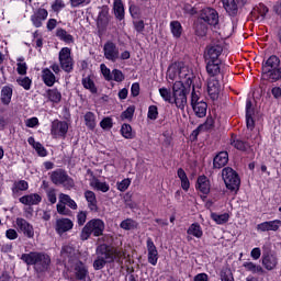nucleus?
I'll use <instances>...</instances> for the list:
<instances>
[{"label":"nucleus","instance_id":"obj_25","mask_svg":"<svg viewBox=\"0 0 281 281\" xmlns=\"http://www.w3.org/2000/svg\"><path fill=\"white\" fill-rule=\"evenodd\" d=\"M19 201L22 203V205H38V203L43 201V198L38 193H31L21 196Z\"/></svg>","mask_w":281,"mask_h":281},{"label":"nucleus","instance_id":"obj_15","mask_svg":"<svg viewBox=\"0 0 281 281\" xmlns=\"http://www.w3.org/2000/svg\"><path fill=\"white\" fill-rule=\"evenodd\" d=\"M72 270L76 277V280L85 281L89 278V268L87 265L80 260H76L72 265Z\"/></svg>","mask_w":281,"mask_h":281},{"label":"nucleus","instance_id":"obj_4","mask_svg":"<svg viewBox=\"0 0 281 281\" xmlns=\"http://www.w3.org/2000/svg\"><path fill=\"white\" fill-rule=\"evenodd\" d=\"M104 221L100 218L90 220L86 223L80 233L81 240H89L91 236H94L95 238L102 236V234H104Z\"/></svg>","mask_w":281,"mask_h":281},{"label":"nucleus","instance_id":"obj_27","mask_svg":"<svg viewBox=\"0 0 281 281\" xmlns=\"http://www.w3.org/2000/svg\"><path fill=\"white\" fill-rule=\"evenodd\" d=\"M223 54V46L221 45H212L209 46L206 52V60H221L218 57Z\"/></svg>","mask_w":281,"mask_h":281},{"label":"nucleus","instance_id":"obj_64","mask_svg":"<svg viewBox=\"0 0 281 281\" xmlns=\"http://www.w3.org/2000/svg\"><path fill=\"white\" fill-rule=\"evenodd\" d=\"M77 223L79 227H82L87 223V211H81L77 214Z\"/></svg>","mask_w":281,"mask_h":281},{"label":"nucleus","instance_id":"obj_46","mask_svg":"<svg viewBox=\"0 0 281 281\" xmlns=\"http://www.w3.org/2000/svg\"><path fill=\"white\" fill-rule=\"evenodd\" d=\"M246 138L251 139V131L256 128V121H254V114H246Z\"/></svg>","mask_w":281,"mask_h":281},{"label":"nucleus","instance_id":"obj_53","mask_svg":"<svg viewBox=\"0 0 281 281\" xmlns=\"http://www.w3.org/2000/svg\"><path fill=\"white\" fill-rule=\"evenodd\" d=\"M24 60L25 58L23 57L18 58L16 71L20 76H25L27 74V64Z\"/></svg>","mask_w":281,"mask_h":281},{"label":"nucleus","instance_id":"obj_23","mask_svg":"<svg viewBox=\"0 0 281 281\" xmlns=\"http://www.w3.org/2000/svg\"><path fill=\"white\" fill-rule=\"evenodd\" d=\"M229 161V154L227 151H220L213 159V168H225Z\"/></svg>","mask_w":281,"mask_h":281},{"label":"nucleus","instance_id":"obj_18","mask_svg":"<svg viewBox=\"0 0 281 281\" xmlns=\"http://www.w3.org/2000/svg\"><path fill=\"white\" fill-rule=\"evenodd\" d=\"M207 93L211 100H218V94L221 93V83L216 78H209L207 80Z\"/></svg>","mask_w":281,"mask_h":281},{"label":"nucleus","instance_id":"obj_28","mask_svg":"<svg viewBox=\"0 0 281 281\" xmlns=\"http://www.w3.org/2000/svg\"><path fill=\"white\" fill-rule=\"evenodd\" d=\"M85 199L88 203V207L91 212H98V198H95V192L87 190L85 192Z\"/></svg>","mask_w":281,"mask_h":281},{"label":"nucleus","instance_id":"obj_49","mask_svg":"<svg viewBox=\"0 0 281 281\" xmlns=\"http://www.w3.org/2000/svg\"><path fill=\"white\" fill-rule=\"evenodd\" d=\"M121 229H125L126 232H131V229H137V222L133 218H126L120 224Z\"/></svg>","mask_w":281,"mask_h":281},{"label":"nucleus","instance_id":"obj_16","mask_svg":"<svg viewBox=\"0 0 281 281\" xmlns=\"http://www.w3.org/2000/svg\"><path fill=\"white\" fill-rule=\"evenodd\" d=\"M147 260L149 265L153 267H157V262L159 261V251L157 250V246H155V241L153 238H147Z\"/></svg>","mask_w":281,"mask_h":281},{"label":"nucleus","instance_id":"obj_7","mask_svg":"<svg viewBox=\"0 0 281 281\" xmlns=\"http://www.w3.org/2000/svg\"><path fill=\"white\" fill-rule=\"evenodd\" d=\"M50 181L54 186H63L66 190H71L76 186V182L65 169H56L50 173Z\"/></svg>","mask_w":281,"mask_h":281},{"label":"nucleus","instance_id":"obj_45","mask_svg":"<svg viewBox=\"0 0 281 281\" xmlns=\"http://www.w3.org/2000/svg\"><path fill=\"white\" fill-rule=\"evenodd\" d=\"M59 203H64V205H67L68 207H70V210H78V204L76 203V201H74L71 196L65 193L59 194Z\"/></svg>","mask_w":281,"mask_h":281},{"label":"nucleus","instance_id":"obj_22","mask_svg":"<svg viewBox=\"0 0 281 281\" xmlns=\"http://www.w3.org/2000/svg\"><path fill=\"white\" fill-rule=\"evenodd\" d=\"M47 16H49V13L46 9H38L32 16L31 21L34 25V27H42L43 21L47 20Z\"/></svg>","mask_w":281,"mask_h":281},{"label":"nucleus","instance_id":"obj_29","mask_svg":"<svg viewBox=\"0 0 281 281\" xmlns=\"http://www.w3.org/2000/svg\"><path fill=\"white\" fill-rule=\"evenodd\" d=\"M42 80L46 87H54L56 85V75L49 68L42 70Z\"/></svg>","mask_w":281,"mask_h":281},{"label":"nucleus","instance_id":"obj_9","mask_svg":"<svg viewBox=\"0 0 281 281\" xmlns=\"http://www.w3.org/2000/svg\"><path fill=\"white\" fill-rule=\"evenodd\" d=\"M59 65L66 74L74 71V58L71 57V48L63 47L59 50Z\"/></svg>","mask_w":281,"mask_h":281},{"label":"nucleus","instance_id":"obj_14","mask_svg":"<svg viewBox=\"0 0 281 281\" xmlns=\"http://www.w3.org/2000/svg\"><path fill=\"white\" fill-rule=\"evenodd\" d=\"M201 21H204V23H207V25H218V12L215 9L212 8H205L201 11L200 14Z\"/></svg>","mask_w":281,"mask_h":281},{"label":"nucleus","instance_id":"obj_43","mask_svg":"<svg viewBox=\"0 0 281 281\" xmlns=\"http://www.w3.org/2000/svg\"><path fill=\"white\" fill-rule=\"evenodd\" d=\"M76 254V249H74V247L69 246V245H66V246H63L61 248V251H60V256L64 260V262H69V260H71V258H74Z\"/></svg>","mask_w":281,"mask_h":281},{"label":"nucleus","instance_id":"obj_21","mask_svg":"<svg viewBox=\"0 0 281 281\" xmlns=\"http://www.w3.org/2000/svg\"><path fill=\"white\" fill-rule=\"evenodd\" d=\"M206 74L210 76V78H216L217 76H221V74H223L221 70V60H207Z\"/></svg>","mask_w":281,"mask_h":281},{"label":"nucleus","instance_id":"obj_58","mask_svg":"<svg viewBox=\"0 0 281 281\" xmlns=\"http://www.w3.org/2000/svg\"><path fill=\"white\" fill-rule=\"evenodd\" d=\"M192 92H191V106H193L194 104H200L201 103V92L196 91V89L194 88V85L192 86Z\"/></svg>","mask_w":281,"mask_h":281},{"label":"nucleus","instance_id":"obj_63","mask_svg":"<svg viewBox=\"0 0 281 281\" xmlns=\"http://www.w3.org/2000/svg\"><path fill=\"white\" fill-rule=\"evenodd\" d=\"M133 25L137 34H142L146 29V24H144V20L133 21Z\"/></svg>","mask_w":281,"mask_h":281},{"label":"nucleus","instance_id":"obj_48","mask_svg":"<svg viewBox=\"0 0 281 281\" xmlns=\"http://www.w3.org/2000/svg\"><path fill=\"white\" fill-rule=\"evenodd\" d=\"M87 128L93 131L95 128V114L93 112H87L83 116Z\"/></svg>","mask_w":281,"mask_h":281},{"label":"nucleus","instance_id":"obj_61","mask_svg":"<svg viewBox=\"0 0 281 281\" xmlns=\"http://www.w3.org/2000/svg\"><path fill=\"white\" fill-rule=\"evenodd\" d=\"M46 196H47L48 201L50 202V204L54 205L57 201L56 189H54V188L47 189L46 190Z\"/></svg>","mask_w":281,"mask_h":281},{"label":"nucleus","instance_id":"obj_54","mask_svg":"<svg viewBox=\"0 0 281 281\" xmlns=\"http://www.w3.org/2000/svg\"><path fill=\"white\" fill-rule=\"evenodd\" d=\"M133 115H135V105H130L125 111L121 114V120H127L131 122L133 120Z\"/></svg>","mask_w":281,"mask_h":281},{"label":"nucleus","instance_id":"obj_13","mask_svg":"<svg viewBox=\"0 0 281 281\" xmlns=\"http://www.w3.org/2000/svg\"><path fill=\"white\" fill-rule=\"evenodd\" d=\"M16 229L20 234H23L26 238H34V226L27 222V220L18 217L15 220Z\"/></svg>","mask_w":281,"mask_h":281},{"label":"nucleus","instance_id":"obj_5","mask_svg":"<svg viewBox=\"0 0 281 281\" xmlns=\"http://www.w3.org/2000/svg\"><path fill=\"white\" fill-rule=\"evenodd\" d=\"M97 259L93 262L94 271L104 269L106 262H113V252L109 249V245L102 244L97 247Z\"/></svg>","mask_w":281,"mask_h":281},{"label":"nucleus","instance_id":"obj_41","mask_svg":"<svg viewBox=\"0 0 281 281\" xmlns=\"http://www.w3.org/2000/svg\"><path fill=\"white\" fill-rule=\"evenodd\" d=\"M114 16L119 21H124V3L122 0H115L113 4Z\"/></svg>","mask_w":281,"mask_h":281},{"label":"nucleus","instance_id":"obj_30","mask_svg":"<svg viewBox=\"0 0 281 281\" xmlns=\"http://www.w3.org/2000/svg\"><path fill=\"white\" fill-rule=\"evenodd\" d=\"M202 194H210V180L205 176H200L195 186Z\"/></svg>","mask_w":281,"mask_h":281},{"label":"nucleus","instance_id":"obj_19","mask_svg":"<svg viewBox=\"0 0 281 281\" xmlns=\"http://www.w3.org/2000/svg\"><path fill=\"white\" fill-rule=\"evenodd\" d=\"M281 227L280 220L263 222L257 225V232H278Z\"/></svg>","mask_w":281,"mask_h":281},{"label":"nucleus","instance_id":"obj_34","mask_svg":"<svg viewBox=\"0 0 281 281\" xmlns=\"http://www.w3.org/2000/svg\"><path fill=\"white\" fill-rule=\"evenodd\" d=\"M81 85L83 89L90 91V93H98V87H95V82L91 76L83 77L81 80Z\"/></svg>","mask_w":281,"mask_h":281},{"label":"nucleus","instance_id":"obj_31","mask_svg":"<svg viewBox=\"0 0 281 281\" xmlns=\"http://www.w3.org/2000/svg\"><path fill=\"white\" fill-rule=\"evenodd\" d=\"M195 117H205L207 115V103L203 100L200 103L191 105Z\"/></svg>","mask_w":281,"mask_h":281},{"label":"nucleus","instance_id":"obj_24","mask_svg":"<svg viewBox=\"0 0 281 281\" xmlns=\"http://www.w3.org/2000/svg\"><path fill=\"white\" fill-rule=\"evenodd\" d=\"M187 240H192V236L193 238H203V228L201 227V224L193 223L187 229Z\"/></svg>","mask_w":281,"mask_h":281},{"label":"nucleus","instance_id":"obj_10","mask_svg":"<svg viewBox=\"0 0 281 281\" xmlns=\"http://www.w3.org/2000/svg\"><path fill=\"white\" fill-rule=\"evenodd\" d=\"M103 56L105 60H109L110 63H117V60H120V47L117 44L108 41L103 45Z\"/></svg>","mask_w":281,"mask_h":281},{"label":"nucleus","instance_id":"obj_12","mask_svg":"<svg viewBox=\"0 0 281 281\" xmlns=\"http://www.w3.org/2000/svg\"><path fill=\"white\" fill-rule=\"evenodd\" d=\"M222 3L229 16H236L238 14V8L247 5V0H222Z\"/></svg>","mask_w":281,"mask_h":281},{"label":"nucleus","instance_id":"obj_51","mask_svg":"<svg viewBox=\"0 0 281 281\" xmlns=\"http://www.w3.org/2000/svg\"><path fill=\"white\" fill-rule=\"evenodd\" d=\"M121 135L122 137H124L125 139H133V137H135L133 135V127L131 126V124L124 123L121 126Z\"/></svg>","mask_w":281,"mask_h":281},{"label":"nucleus","instance_id":"obj_20","mask_svg":"<svg viewBox=\"0 0 281 281\" xmlns=\"http://www.w3.org/2000/svg\"><path fill=\"white\" fill-rule=\"evenodd\" d=\"M90 187L92 190H95L97 192H103L106 193L109 190H111V186L106 181H101L98 179V177L93 176L90 179Z\"/></svg>","mask_w":281,"mask_h":281},{"label":"nucleus","instance_id":"obj_60","mask_svg":"<svg viewBox=\"0 0 281 281\" xmlns=\"http://www.w3.org/2000/svg\"><path fill=\"white\" fill-rule=\"evenodd\" d=\"M147 117L148 120H153V121L159 117V110L157 109V105H150L148 108Z\"/></svg>","mask_w":281,"mask_h":281},{"label":"nucleus","instance_id":"obj_32","mask_svg":"<svg viewBox=\"0 0 281 281\" xmlns=\"http://www.w3.org/2000/svg\"><path fill=\"white\" fill-rule=\"evenodd\" d=\"M27 143L34 148L38 157H47V149L45 148V146H43V144L36 142L34 137H29Z\"/></svg>","mask_w":281,"mask_h":281},{"label":"nucleus","instance_id":"obj_38","mask_svg":"<svg viewBox=\"0 0 281 281\" xmlns=\"http://www.w3.org/2000/svg\"><path fill=\"white\" fill-rule=\"evenodd\" d=\"M177 175L181 181L182 190H184V192H188V190H190V180L188 179V175L186 173V170H183V168H179L177 171Z\"/></svg>","mask_w":281,"mask_h":281},{"label":"nucleus","instance_id":"obj_33","mask_svg":"<svg viewBox=\"0 0 281 281\" xmlns=\"http://www.w3.org/2000/svg\"><path fill=\"white\" fill-rule=\"evenodd\" d=\"M46 95L53 104H60V100H63V93L57 88L48 89Z\"/></svg>","mask_w":281,"mask_h":281},{"label":"nucleus","instance_id":"obj_55","mask_svg":"<svg viewBox=\"0 0 281 281\" xmlns=\"http://www.w3.org/2000/svg\"><path fill=\"white\" fill-rule=\"evenodd\" d=\"M100 126L103 131H111V128H113V119L111 116L102 119Z\"/></svg>","mask_w":281,"mask_h":281},{"label":"nucleus","instance_id":"obj_26","mask_svg":"<svg viewBox=\"0 0 281 281\" xmlns=\"http://www.w3.org/2000/svg\"><path fill=\"white\" fill-rule=\"evenodd\" d=\"M14 90L12 86H3L0 91V100L4 106H8L12 102V94Z\"/></svg>","mask_w":281,"mask_h":281},{"label":"nucleus","instance_id":"obj_42","mask_svg":"<svg viewBox=\"0 0 281 281\" xmlns=\"http://www.w3.org/2000/svg\"><path fill=\"white\" fill-rule=\"evenodd\" d=\"M243 267L246 269V271H250V273H265V268H262L260 265H256L252 261H245Z\"/></svg>","mask_w":281,"mask_h":281},{"label":"nucleus","instance_id":"obj_59","mask_svg":"<svg viewBox=\"0 0 281 281\" xmlns=\"http://www.w3.org/2000/svg\"><path fill=\"white\" fill-rule=\"evenodd\" d=\"M195 34L196 36H200L201 38H203V36L207 34V25L203 23H198L195 25Z\"/></svg>","mask_w":281,"mask_h":281},{"label":"nucleus","instance_id":"obj_44","mask_svg":"<svg viewBox=\"0 0 281 281\" xmlns=\"http://www.w3.org/2000/svg\"><path fill=\"white\" fill-rule=\"evenodd\" d=\"M211 218L216 225H225V223L229 222V213H211Z\"/></svg>","mask_w":281,"mask_h":281},{"label":"nucleus","instance_id":"obj_6","mask_svg":"<svg viewBox=\"0 0 281 281\" xmlns=\"http://www.w3.org/2000/svg\"><path fill=\"white\" fill-rule=\"evenodd\" d=\"M223 181L231 192H238L240 190V177L238 172L231 167H225L222 170Z\"/></svg>","mask_w":281,"mask_h":281},{"label":"nucleus","instance_id":"obj_17","mask_svg":"<svg viewBox=\"0 0 281 281\" xmlns=\"http://www.w3.org/2000/svg\"><path fill=\"white\" fill-rule=\"evenodd\" d=\"M74 229V222L69 218H58L55 224V231L59 236H63V234H66V232H71Z\"/></svg>","mask_w":281,"mask_h":281},{"label":"nucleus","instance_id":"obj_52","mask_svg":"<svg viewBox=\"0 0 281 281\" xmlns=\"http://www.w3.org/2000/svg\"><path fill=\"white\" fill-rule=\"evenodd\" d=\"M16 83L22 87L24 91L32 89V79H30V77H19Z\"/></svg>","mask_w":281,"mask_h":281},{"label":"nucleus","instance_id":"obj_39","mask_svg":"<svg viewBox=\"0 0 281 281\" xmlns=\"http://www.w3.org/2000/svg\"><path fill=\"white\" fill-rule=\"evenodd\" d=\"M160 98L169 104H175V90L172 92L168 88H159Z\"/></svg>","mask_w":281,"mask_h":281},{"label":"nucleus","instance_id":"obj_1","mask_svg":"<svg viewBox=\"0 0 281 281\" xmlns=\"http://www.w3.org/2000/svg\"><path fill=\"white\" fill-rule=\"evenodd\" d=\"M167 76L169 80H176L173 83V98L177 109L186 111V106H188L186 87H192L194 85V74L190 68L175 64L169 66Z\"/></svg>","mask_w":281,"mask_h":281},{"label":"nucleus","instance_id":"obj_47","mask_svg":"<svg viewBox=\"0 0 281 281\" xmlns=\"http://www.w3.org/2000/svg\"><path fill=\"white\" fill-rule=\"evenodd\" d=\"M30 188V184L25 180H20L18 182H14L12 187V193L19 194V192H25Z\"/></svg>","mask_w":281,"mask_h":281},{"label":"nucleus","instance_id":"obj_40","mask_svg":"<svg viewBox=\"0 0 281 281\" xmlns=\"http://www.w3.org/2000/svg\"><path fill=\"white\" fill-rule=\"evenodd\" d=\"M97 23L101 27H106L109 25V8L105 7L101 9L98 15Z\"/></svg>","mask_w":281,"mask_h":281},{"label":"nucleus","instance_id":"obj_62","mask_svg":"<svg viewBox=\"0 0 281 281\" xmlns=\"http://www.w3.org/2000/svg\"><path fill=\"white\" fill-rule=\"evenodd\" d=\"M112 80L115 82H123L124 80V74L120 69H113L112 70Z\"/></svg>","mask_w":281,"mask_h":281},{"label":"nucleus","instance_id":"obj_57","mask_svg":"<svg viewBox=\"0 0 281 281\" xmlns=\"http://www.w3.org/2000/svg\"><path fill=\"white\" fill-rule=\"evenodd\" d=\"M100 69L104 79L108 80V82H111V80H113V72H111V69H109L104 64L100 65Z\"/></svg>","mask_w":281,"mask_h":281},{"label":"nucleus","instance_id":"obj_8","mask_svg":"<svg viewBox=\"0 0 281 281\" xmlns=\"http://www.w3.org/2000/svg\"><path fill=\"white\" fill-rule=\"evenodd\" d=\"M69 132V124L66 121L55 120L52 122L50 135L54 139H65Z\"/></svg>","mask_w":281,"mask_h":281},{"label":"nucleus","instance_id":"obj_37","mask_svg":"<svg viewBox=\"0 0 281 281\" xmlns=\"http://www.w3.org/2000/svg\"><path fill=\"white\" fill-rule=\"evenodd\" d=\"M56 36L59 41L66 43V45H71V43H74V35L69 34L64 29H57Z\"/></svg>","mask_w":281,"mask_h":281},{"label":"nucleus","instance_id":"obj_50","mask_svg":"<svg viewBox=\"0 0 281 281\" xmlns=\"http://www.w3.org/2000/svg\"><path fill=\"white\" fill-rule=\"evenodd\" d=\"M220 280L221 281H236L234 279V273L232 272V269L225 267L222 268L221 272H220Z\"/></svg>","mask_w":281,"mask_h":281},{"label":"nucleus","instance_id":"obj_3","mask_svg":"<svg viewBox=\"0 0 281 281\" xmlns=\"http://www.w3.org/2000/svg\"><path fill=\"white\" fill-rule=\"evenodd\" d=\"M262 78L263 80H270V82L281 80L280 57L271 55L262 63Z\"/></svg>","mask_w":281,"mask_h":281},{"label":"nucleus","instance_id":"obj_36","mask_svg":"<svg viewBox=\"0 0 281 281\" xmlns=\"http://www.w3.org/2000/svg\"><path fill=\"white\" fill-rule=\"evenodd\" d=\"M231 144L237 150H241V153H249V150L251 149V145H249V143L241 140V139L233 138L231 140Z\"/></svg>","mask_w":281,"mask_h":281},{"label":"nucleus","instance_id":"obj_56","mask_svg":"<svg viewBox=\"0 0 281 281\" xmlns=\"http://www.w3.org/2000/svg\"><path fill=\"white\" fill-rule=\"evenodd\" d=\"M130 187H131L130 178H125L121 182L116 183V188H117L119 192H126Z\"/></svg>","mask_w":281,"mask_h":281},{"label":"nucleus","instance_id":"obj_2","mask_svg":"<svg viewBox=\"0 0 281 281\" xmlns=\"http://www.w3.org/2000/svg\"><path fill=\"white\" fill-rule=\"evenodd\" d=\"M21 260L29 267H33L36 273H45L49 271V267H52V257H49L47 252L43 251L22 254Z\"/></svg>","mask_w":281,"mask_h":281},{"label":"nucleus","instance_id":"obj_35","mask_svg":"<svg viewBox=\"0 0 281 281\" xmlns=\"http://www.w3.org/2000/svg\"><path fill=\"white\" fill-rule=\"evenodd\" d=\"M169 27L173 38H181V34H183V26L181 25V22L171 21Z\"/></svg>","mask_w":281,"mask_h":281},{"label":"nucleus","instance_id":"obj_11","mask_svg":"<svg viewBox=\"0 0 281 281\" xmlns=\"http://www.w3.org/2000/svg\"><path fill=\"white\" fill-rule=\"evenodd\" d=\"M261 265L266 271H276L278 269V255L273 252H263L261 256Z\"/></svg>","mask_w":281,"mask_h":281}]
</instances>
